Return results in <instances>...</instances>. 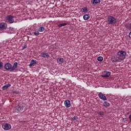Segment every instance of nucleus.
Instances as JSON below:
<instances>
[{
    "label": "nucleus",
    "mask_w": 131,
    "mask_h": 131,
    "mask_svg": "<svg viewBox=\"0 0 131 131\" xmlns=\"http://www.w3.org/2000/svg\"><path fill=\"white\" fill-rule=\"evenodd\" d=\"M4 67V63L0 62V69H2Z\"/></svg>",
    "instance_id": "obj_27"
},
{
    "label": "nucleus",
    "mask_w": 131,
    "mask_h": 131,
    "mask_svg": "<svg viewBox=\"0 0 131 131\" xmlns=\"http://www.w3.org/2000/svg\"><path fill=\"white\" fill-rule=\"evenodd\" d=\"M41 57H42V58H49L50 55L47 52H42L41 53Z\"/></svg>",
    "instance_id": "obj_12"
},
{
    "label": "nucleus",
    "mask_w": 131,
    "mask_h": 131,
    "mask_svg": "<svg viewBox=\"0 0 131 131\" xmlns=\"http://www.w3.org/2000/svg\"><path fill=\"white\" fill-rule=\"evenodd\" d=\"M17 67L18 62H15L13 66H12V64H11L10 62H7L4 65V69H5V70H8V71H10L11 72L17 69Z\"/></svg>",
    "instance_id": "obj_1"
},
{
    "label": "nucleus",
    "mask_w": 131,
    "mask_h": 131,
    "mask_svg": "<svg viewBox=\"0 0 131 131\" xmlns=\"http://www.w3.org/2000/svg\"><path fill=\"white\" fill-rule=\"evenodd\" d=\"M66 25H68V24L67 23L59 24L57 25V26L58 27L61 28V27H63V26H66Z\"/></svg>",
    "instance_id": "obj_20"
},
{
    "label": "nucleus",
    "mask_w": 131,
    "mask_h": 131,
    "mask_svg": "<svg viewBox=\"0 0 131 131\" xmlns=\"http://www.w3.org/2000/svg\"><path fill=\"white\" fill-rule=\"evenodd\" d=\"M9 30H13V28L10 27L9 28Z\"/></svg>",
    "instance_id": "obj_33"
},
{
    "label": "nucleus",
    "mask_w": 131,
    "mask_h": 131,
    "mask_svg": "<svg viewBox=\"0 0 131 131\" xmlns=\"http://www.w3.org/2000/svg\"><path fill=\"white\" fill-rule=\"evenodd\" d=\"M119 58L117 56H114V58H112V63H116V62H119Z\"/></svg>",
    "instance_id": "obj_13"
},
{
    "label": "nucleus",
    "mask_w": 131,
    "mask_h": 131,
    "mask_svg": "<svg viewBox=\"0 0 131 131\" xmlns=\"http://www.w3.org/2000/svg\"><path fill=\"white\" fill-rule=\"evenodd\" d=\"M75 120H76V118H75V116H74V117L71 118L72 121H75Z\"/></svg>",
    "instance_id": "obj_28"
},
{
    "label": "nucleus",
    "mask_w": 131,
    "mask_h": 131,
    "mask_svg": "<svg viewBox=\"0 0 131 131\" xmlns=\"http://www.w3.org/2000/svg\"><path fill=\"white\" fill-rule=\"evenodd\" d=\"M63 62H64V58H63L62 57H58L57 59V63L58 64H62V63H63Z\"/></svg>",
    "instance_id": "obj_14"
},
{
    "label": "nucleus",
    "mask_w": 131,
    "mask_h": 131,
    "mask_svg": "<svg viewBox=\"0 0 131 131\" xmlns=\"http://www.w3.org/2000/svg\"><path fill=\"white\" fill-rule=\"evenodd\" d=\"M50 50L52 49L51 51H53V50H57L58 49V46L56 45V44L52 45L50 47Z\"/></svg>",
    "instance_id": "obj_17"
},
{
    "label": "nucleus",
    "mask_w": 131,
    "mask_h": 131,
    "mask_svg": "<svg viewBox=\"0 0 131 131\" xmlns=\"http://www.w3.org/2000/svg\"><path fill=\"white\" fill-rule=\"evenodd\" d=\"M129 38L131 39V30H130V32L129 33Z\"/></svg>",
    "instance_id": "obj_31"
},
{
    "label": "nucleus",
    "mask_w": 131,
    "mask_h": 131,
    "mask_svg": "<svg viewBox=\"0 0 131 131\" xmlns=\"http://www.w3.org/2000/svg\"><path fill=\"white\" fill-rule=\"evenodd\" d=\"M98 97L101 99V100H104V101H107V97L103 93H99L98 94Z\"/></svg>",
    "instance_id": "obj_9"
},
{
    "label": "nucleus",
    "mask_w": 131,
    "mask_h": 131,
    "mask_svg": "<svg viewBox=\"0 0 131 131\" xmlns=\"http://www.w3.org/2000/svg\"><path fill=\"white\" fill-rule=\"evenodd\" d=\"M103 60V57L102 56H99L97 57V61H98L99 62H102Z\"/></svg>",
    "instance_id": "obj_25"
},
{
    "label": "nucleus",
    "mask_w": 131,
    "mask_h": 131,
    "mask_svg": "<svg viewBox=\"0 0 131 131\" xmlns=\"http://www.w3.org/2000/svg\"><path fill=\"white\" fill-rule=\"evenodd\" d=\"M125 28L126 29H127V30H130L131 31V23L125 24Z\"/></svg>",
    "instance_id": "obj_15"
},
{
    "label": "nucleus",
    "mask_w": 131,
    "mask_h": 131,
    "mask_svg": "<svg viewBox=\"0 0 131 131\" xmlns=\"http://www.w3.org/2000/svg\"><path fill=\"white\" fill-rule=\"evenodd\" d=\"M2 127L5 130H9V129H11L12 126H11V124L9 123H4L2 125Z\"/></svg>",
    "instance_id": "obj_6"
},
{
    "label": "nucleus",
    "mask_w": 131,
    "mask_h": 131,
    "mask_svg": "<svg viewBox=\"0 0 131 131\" xmlns=\"http://www.w3.org/2000/svg\"><path fill=\"white\" fill-rule=\"evenodd\" d=\"M58 23H61V22L59 21Z\"/></svg>",
    "instance_id": "obj_34"
},
{
    "label": "nucleus",
    "mask_w": 131,
    "mask_h": 131,
    "mask_svg": "<svg viewBox=\"0 0 131 131\" xmlns=\"http://www.w3.org/2000/svg\"><path fill=\"white\" fill-rule=\"evenodd\" d=\"M103 105L105 108H107V107H109L110 106V103L107 101H105L103 102Z\"/></svg>",
    "instance_id": "obj_19"
},
{
    "label": "nucleus",
    "mask_w": 131,
    "mask_h": 131,
    "mask_svg": "<svg viewBox=\"0 0 131 131\" xmlns=\"http://www.w3.org/2000/svg\"><path fill=\"white\" fill-rule=\"evenodd\" d=\"M64 104L65 107H66V108H70V107H71V102H70V100H69L68 99L64 101Z\"/></svg>",
    "instance_id": "obj_7"
},
{
    "label": "nucleus",
    "mask_w": 131,
    "mask_h": 131,
    "mask_svg": "<svg viewBox=\"0 0 131 131\" xmlns=\"http://www.w3.org/2000/svg\"><path fill=\"white\" fill-rule=\"evenodd\" d=\"M35 64H36V60H35L34 59H32L30 64H29V67H32V66H34Z\"/></svg>",
    "instance_id": "obj_16"
},
{
    "label": "nucleus",
    "mask_w": 131,
    "mask_h": 131,
    "mask_svg": "<svg viewBox=\"0 0 131 131\" xmlns=\"http://www.w3.org/2000/svg\"><path fill=\"white\" fill-rule=\"evenodd\" d=\"M126 52L122 50L119 51L117 53V57L118 59H125Z\"/></svg>",
    "instance_id": "obj_4"
},
{
    "label": "nucleus",
    "mask_w": 131,
    "mask_h": 131,
    "mask_svg": "<svg viewBox=\"0 0 131 131\" xmlns=\"http://www.w3.org/2000/svg\"><path fill=\"white\" fill-rule=\"evenodd\" d=\"M107 21L108 25H114V24H116V22H117L116 18L111 15L107 16Z\"/></svg>",
    "instance_id": "obj_3"
},
{
    "label": "nucleus",
    "mask_w": 131,
    "mask_h": 131,
    "mask_svg": "<svg viewBox=\"0 0 131 131\" xmlns=\"http://www.w3.org/2000/svg\"><path fill=\"white\" fill-rule=\"evenodd\" d=\"M129 119H130L129 122H131V115L128 117Z\"/></svg>",
    "instance_id": "obj_32"
},
{
    "label": "nucleus",
    "mask_w": 131,
    "mask_h": 131,
    "mask_svg": "<svg viewBox=\"0 0 131 131\" xmlns=\"http://www.w3.org/2000/svg\"><path fill=\"white\" fill-rule=\"evenodd\" d=\"M103 72L105 74H103L102 77H109L111 74V73L107 71V70H104Z\"/></svg>",
    "instance_id": "obj_8"
},
{
    "label": "nucleus",
    "mask_w": 131,
    "mask_h": 131,
    "mask_svg": "<svg viewBox=\"0 0 131 131\" xmlns=\"http://www.w3.org/2000/svg\"><path fill=\"white\" fill-rule=\"evenodd\" d=\"M98 115L101 117H103V115H105V113L103 111H100L97 113Z\"/></svg>",
    "instance_id": "obj_23"
},
{
    "label": "nucleus",
    "mask_w": 131,
    "mask_h": 131,
    "mask_svg": "<svg viewBox=\"0 0 131 131\" xmlns=\"http://www.w3.org/2000/svg\"><path fill=\"white\" fill-rule=\"evenodd\" d=\"M26 110H27V107H25V104L23 103L21 104H18L17 106H15L13 109V112L14 113H19V112L26 111Z\"/></svg>",
    "instance_id": "obj_2"
},
{
    "label": "nucleus",
    "mask_w": 131,
    "mask_h": 131,
    "mask_svg": "<svg viewBox=\"0 0 131 131\" xmlns=\"http://www.w3.org/2000/svg\"><path fill=\"white\" fill-rule=\"evenodd\" d=\"M100 3H101V0H92L91 2L92 6H96V5L100 4Z\"/></svg>",
    "instance_id": "obj_10"
},
{
    "label": "nucleus",
    "mask_w": 131,
    "mask_h": 131,
    "mask_svg": "<svg viewBox=\"0 0 131 131\" xmlns=\"http://www.w3.org/2000/svg\"><path fill=\"white\" fill-rule=\"evenodd\" d=\"M38 31H39V32H43V31H45V28L42 27H40L38 29Z\"/></svg>",
    "instance_id": "obj_26"
},
{
    "label": "nucleus",
    "mask_w": 131,
    "mask_h": 131,
    "mask_svg": "<svg viewBox=\"0 0 131 131\" xmlns=\"http://www.w3.org/2000/svg\"><path fill=\"white\" fill-rule=\"evenodd\" d=\"M10 86H11V84H6L2 87V90L6 91V90H8V88H10Z\"/></svg>",
    "instance_id": "obj_18"
},
{
    "label": "nucleus",
    "mask_w": 131,
    "mask_h": 131,
    "mask_svg": "<svg viewBox=\"0 0 131 131\" xmlns=\"http://www.w3.org/2000/svg\"><path fill=\"white\" fill-rule=\"evenodd\" d=\"M81 12H83L84 13H86V12H88L89 10H88V8L86 7H83L82 8H81Z\"/></svg>",
    "instance_id": "obj_24"
},
{
    "label": "nucleus",
    "mask_w": 131,
    "mask_h": 131,
    "mask_svg": "<svg viewBox=\"0 0 131 131\" xmlns=\"http://www.w3.org/2000/svg\"><path fill=\"white\" fill-rule=\"evenodd\" d=\"M27 48V45H25L23 47L22 50H24L25 49H26Z\"/></svg>",
    "instance_id": "obj_29"
},
{
    "label": "nucleus",
    "mask_w": 131,
    "mask_h": 131,
    "mask_svg": "<svg viewBox=\"0 0 131 131\" xmlns=\"http://www.w3.org/2000/svg\"><path fill=\"white\" fill-rule=\"evenodd\" d=\"M14 18H15V16L12 15H8L6 16L5 21L8 22L10 24H12L14 22Z\"/></svg>",
    "instance_id": "obj_5"
},
{
    "label": "nucleus",
    "mask_w": 131,
    "mask_h": 131,
    "mask_svg": "<svg viewBox=\"0 0 131 131\" xmlns=\"http://www.w3.org/2000/svg\"><path fill=\"white\" fill-rule=\"evenodd\" d=\"M83 18L84 20H89L90 19V15L88 14H84Z\"/></svg>",
    "instance_id": "obj_21"
},
{
    "label": "nucleus",
    "mask_w": 131,
    "mask_h": 131,
    "mask_svg": "<svg viewBox=\"0 0 131 131\" xmlns=\"http://www.w3.org/2000/svg\"><path fill=\"white\" fill-rule=\"evenodd\" d=\"M7 24L5 23H2L0 24V30H4L7 28Z\"/></svg>",
    "instance_id": "obj_11"
},
{
    "label": "nucleus",
    "mask_w": 131,
    "mask_h": 131,
    "mask_svg": "<svg viewBox=\"0 0 131 131\" xmlns=\"http://www.w3.org/2000/svg\"><path fill=\"white\" fill-rule=\"evenodd\" d=\"M13 94H19V91H14Z\"/></svg>",
    "instance_id": "obj_30"
},
{
    "label": "nucleus",
    "mask_w": 131,
    "mask_h": 131,
    "mask_svg": "<svg viewBox=\"0 0 131 131\" xmlns=\"http://www.w3.org/2000/svg\"><path fill=\"white\" fill-rule=\"evenodd\" d=\"M33 34L36 36H37L38 35H39V32L37 31V30H34V32H33Z\"/></svg>",
    "instance_id": "obj_22"
}]
</instances>
